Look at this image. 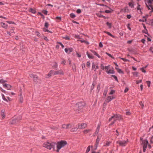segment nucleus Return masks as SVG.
I'll use <instances>...</instances> for the list:
<instances>
[{"label": "nucleus", "instance_id": "1", "mask_svg": "<svg viewBox=\"0 0 153 153\" xmlns=\"http://www.w3.org/2000/svg\"><path fill=\"white\" fill-rule=\"evenodd\" d=\"M84 102H79L77 103L74 107L75 111L76 113H79L82 111L83 108L84 106Z\"/></svg>", "mask_w": 153, "mask_h": 153}, {"label": "nucleus", "instance_id": "2", "mask_svg": "<svg viewBox=\"0 0 153 153\" xmlns=\"http://www.w3.org/2000/svg\"><path fill=\"white\" fill-rule=\"evenodd\" d=\"M56 144L55 143H51L47 142L44 143L43 144V146L47 149L50 150L52 149H53V150H55V146Z\"/></svg>", "mask_w": 153, "mask_h": 153}, {"label": "nucleus", "instance_id": "3", "mask_svg": "<svg viewBox=\"0 0 153 153\" xmlns=\"http://www.w3.org/2000/svg\"><path fill=\"white\" fill-rule=\"evenodd\" d=\"M67 144V142L66 141L62 140L57 142L56 146L61 149L65 146Z\"/></svg>", "mask_w": 153, "mask_h": 153}, {"label": "nucleus", "instance_id": "4", "mask_svg": "<svg viewBox=\"0 0 153 153\" xmlns=\"http://www.w3.org/2000/svg\"><path fill=\"white\" fill-rule=\"evenodd\" d=\"M147 4L146 3V6L149 9L153 8L152 4H153V0H147Z\"/></svg>", "mask_w": 153, "mask_h": 153}, {"label": "nucleus", "instance_id": "5", "mask_svg": "<svg viewBox=\"0 0 153 153\" xmlns=\"http://www.w3.org/2000/svg\"><path fill=\"white\" fill-rule=\"evenodd\" d=\"M127 142V141H117V143H118L120 146H126Z\"/></svg>", "mask_w": 153, "mask_h": 153}, {"label": "nucleus", "instance_id": "6", "mask_svg": "<svg viewBox=\"0 0 153 153\" xmlns=\"http://www.w3.org/2000/svg\"><path fill=\"white\" fill-rule=\"evenodd\" d=\"M72 125L71 124H63L62 125V128L67 129L71 128Z\"/></svg>", "mask_w": 153, "mask_h": 153}, {"label": "nucleus", "instance_id": "7", "mask_svg": "<svg viewBox=\"0 0 153 153\" xmlns=\"http://www.w3.org/2000/svg\"><path fill=\"white\" fill-rule=\"evenodd\" d=\"M18 122L17 120L15 118L11 120L9 122V124L10 125H15Z\"/></svg>", "mask_w": 153, "mask_h": 153}, {"label": "nucleus", "instance_id": "8", "mask_svg": "<svg viewBox=\"0 0 153 153\" xmlns=\"http://www.w3.org/2000/svg\"><path fill=\"white\" fill-rule=\"evenodd\" d=\"M114 98V97L112 96H108L106 100L105 101V102L104 103V104L105 103H107L109 102L110 101H111L112 99Z\"/></svg>", "mask_w": 153, "mask_h": 153}, {"label": "nucleus", "instance_id": "9", "mask_svg": "<svg viewBox=\"0 0 153 153\" xmlns=\"http://www.w3.org/2000/svg\"><path fill=\"white\" fill-rule=\"evenodd\" d=\"M57 74H61V75H63L64 72L63 71L61 70H59L57 71H54L53 75H57Z\"/></svg>", "mask_w": 153, "mask_h": 153}, {"label": "nucleus", "instance_id": "10", "mask_svg": "<svg viewBox=\"0 0 153 153\" xmlns=\"http://www.w3.org/2000/svg\"><path fill=\"white\" fill-rule=\"evenodd\" d=\"M87 126L86 124L82 123L81 125H79L78 128H79L83 129L85 128Z\"/></svg>", "mask_w": 153, "mask_h": 153}, {"label": "nucleus", "instance_id": "11", "mask_svg": "<svg viewBox=\"0 0 153 153\" xmlns=\"http://www.w3.org/2000/svg\"><path fill=\"white\" fill-rule=\"evenodd\" d=\"M114 118H120V115L117 114L114 115L112 116L110 118H109V121H111L112 120V119Z\"/></svg>", "mask_w": 153, "mask_h": 153}, {"label": "nucleus", "instance_id": "12", "mask_svg": "<svg viewBox=\"0 0 153 153\" xmlns=\"http://www.w3.org/2000/svg\"><path fill=\"white\" fill-rule=\"evenodd\" d=\"M3 86L4 87L7 88L8 90H10L12 87L10 85L6 84H3Z\"/></svg>", "mask_w": 153, "mask_h": 153}, {"label": "nucleus", "instance_id": "13", "mask_svg": "<svg viewBox=\"0 0 153 153\" xmlns=\"http://www.w3.org/2000/svg\"><path fill=\"white\" fill-rule=\"evenodd\" d=\"M59 126L56 125V126H52L50 127V128L53 130H57L58 129Z\"/></svg>", "mask_w": 153, "mask_h": 153}, {"label": "nucleus", "instance_id": "14", "mask_svg": "<svg viewBox=\"0 0 153 153\" xmlns=\"http://www.w3.org/2000/svg\"><path fill=\"white\" fill-rule=\"evenodd\" d=\"M100 124H99L98 125L97 127V128L96 130L95 131V134H97L99 131L100 130Z\"/></svg>", "mask_w": 153, "mask_h": 153}, {"label": "nucleus", "instance_id": "15", "mask_svg": "<svg viewBox=\"0 0 153 153\" xmlns=\"http://www.w3.org/2000/svg\"><path fill=\"white\" fill-rule=\"evenodd\" d=\"M54 71L53 70H51L49 73L48 74V77H49L51 76L52 75H53Z\"/></svg>", "mask_w": 153, "mask_h": 153}, {"label": "nucleus", "instance_id": "16", "mask_svg": "<svg viewBox=\"0 0 153 153\" xmlns=\"http://www.w3.org/2000/svg\"><path fill=\"white\" fill-rule=\"evenodd\" d=\"M1 25L2 27L4 28L5 29H6L7 27V25L5 24L3 22H1Z\"/></svg>", "mask_w": 153, "mask_h": 153}, {"label": "nucleus", "instance_id": "17", "mask_svg": "<svg viewBox=\"0 0 153 153\" xmlns=\"http://www.w3.org/2000/svg\"><path fill=\"white\" fill-rule=\"evenodd\" d=\"M117 70V71L120 74H124L123 71H122L121 69L118 68H115Z\"/></svg>", "mask_w": 153, "mask_h": 153}, {"label": "nucleus", "instance_id": "18", "mask_svg": "<svg viewBox=\"0 0 153 153\" xmlns=\"http://www.w3.org/2000/svg\"><path fill=\"white\" fill-rule=\"evenodd\" d=\"M4 112L5 110H2L1 111V115L3 119L5 117L4 115Z\"/></svg>", "mask_w": 153, "mask_h": 153}, {"label": "nucleus", "instance_id": "19", "mask_svg": "<svg viewBox=\"0 0 153 153\" xmlns=\"http://www.w3.org/2000/svg\"><path fill=\"white\" fill-rule=\"evenodd\" d=\"M90 51L92 53H93L94 54V55L97 56L99 58H100V56L95 51H94L92 50H90Z\"/></svg>", "mask_w": 153, "mask_h": 153}, {"label": "nucleus", "instance_id": "20", "mask_svg": "<svg viewBox=\"0 0 153 153\" xmlns=\"http://www.w3.org/2000/svg\"><path fill=\"white\" fill-rule=\"evenodd\" d=\"M107 73L108 74H114V71L113 70H109L108 71H106Z\"/></svg>", "mask_w": 153, "mask_h": 153}, {"label": "nucleus", "instance_id": "21", "mask_svg": "<svg viewBox=\"0 0 153 153\" xmlns=\"http://www.w3.org/2000/svg\"><path fill=\"white\" fill-rule=\"evenodd\" d=\"M87 54L88 56V57L89 58L91 59H93L94 58V56H93L92 55H90L89 54L88 52H87Z\"/></svg>", "mask_w": 153, "mask_h": 153}, {"label": "nucleus", "instance_id": "22", "mask_svg": "<svg viewBox=\"0 0 153 153\" xmlns=\"http://www.w3.org/2000/svg\"><path fill=\"white\" fill-rule=\"evenodd\" d=\"M142 143L143 145H148V141L147 140H143L142 141Z\"/></svg>", "mask_w": 153, "mask_h": 153}, {"label": "nucleus", "instance_id": "23", "mask_svg": "<svg viewBox=\"0 0 153 153\" xmlns=\"http://www.w3.org/2000/svg\"><path fill=\"white\" fill-rule=\"evenodd\" d=\"M29 12H31L33 13H35L36 12V10L35 9H33L32 8H30L29 10Z\"/></svg>", "mask_w": 153, "mask_h": 153}, {"label": "nucleus", "instance_id": "24", "mask_svg": "<svg viewBox=\"0 0 153 153\" xmlns=\"http://www.w3.org/2000/svg\"><path fill=\"white\" fill-rule=\"evenodd\" d=\"M20 97L19 98V101L21 103H22L23 102V98L22 96V94L21 93L20 95Z\"/></svg>", "mask_w": 153, "mask_h": 153}, {"label": "nucleus", "instance_id": "25", "mask_svg": "<svg viewBox=\"0 0 153 153\" xmlns=\"http://www.w3.org/2000/svg\"><path fill=\"white\" fill-rule=\"evenodd\" d=\"M104 33H106L107 34H108V35L113 37V38L114 37V36L112 34H111L110 32H107L106 31H104Z\"/></svg>", "mask_w": 153, "mask_h": 153}, {"label": "nucleus", "instance_id": "26", "mask_svg": "<svg viewBox=\"0 0 153 153\" xmlns=\"http://www.w3.org/2000/svg\"><path fill=\"white\" fill-rule=\"evenodd\" d=\"M16 119L19 122V121L22 120V116L21 115L19 116L18 117H17L16 118Z\"/></svg>", "mask_w": 153, "mask_h": 153}, {"label": "nucleus", "instance_id": "27", "mask_svg": "<svg viewBox=\"0 0 153 153\" xmlns=\"http://www.w3.org/2000/svg\"><path fill=\"white\" fill-rule=\"evenodd\" d=\"M91 131V129H86L83 131V133L85 134H86Z\"/></svg>", "mask_w": 153, "mask_h": 153}, {"label": "nucleus", "instance_id": "28", "mask_svg": "<svg viewBox=\"0 0 153 153\" xmlns=\"http://www.w3.org/2000/svg\"><path fill=\"white\" fill-rule=\"evenodd\" d=\"M34 81L35 82H37L38 77L36 75L34 76V78H33Z\"/></svg>", "mask_w": 153, "mask_h": 153}, {"label": "nucleus", "instance_id": "29", "mask_svg": "<svg viewBox=\"0 0 153 153\" xmlns=\"http://www.w3.org/2000/svg\"><path fill=\"white\" fill-rule=\"evenodd\" d=\"M74 66H72V68L74 71H76V66L74 63L73 64Z\"/></svg>", "mask_w": 153, "mask_h": 153}, {"label": "nucleus", "instance_id": "30", "mask_svg": "<svg viewBox=\"0 0 153 153\" xmlns=\"http://www.w3.org/2000/svg\"><path fill=\"white\" fill-rule=\"evenodd\" d=\"M140 5L139 4H138V6H137V10H140V13L142 14V13L141 11V8L140 7Z\"/></svg>", "mask_w": 153, "mask_h": 153}, {"label": "nucleus", "instance_id": "31", "mask_svg": "<svg viewBox=\"0 0 153 153\" xmlns=\"http://www.w3.org/2000/svg\"><path fill=\"white\" fill-rule=\"evenodd\" d=\"M100 140V138H99V135L97 137V138L96 140V143H97V144H98L99 143V141Z\"/></svg>", "mask_w": 153, "mask_h": 153}, {"label": "nucleus", "instance_id": "32", "mask_svg": "<svg viewBox=\"0 0 153 153\" xmlns=\"http://www.w3.org/2000/svg\"><path fill=\"white\" fill-rule=\"evenodd\" d=\"M90 147L91 146H89L87 147V150L85 153H88V152H89L90 150Z\"/></svg>", "mask_w": 153, "mask_h": 153}, {"label": "nucleus", "instance_id": "33", "mask_svg": "<svg viewBox=\"0 0 153 153\" xmlns=\"http://www.w3.org/2000/svg\"><path fill=\"white\" fill-rule=\"evenodd\" d=\"M77 128L76 127H75L74 128H72L71 131L72 132H74L76 131H77Z\"/></svg>", "mask_w": 153, "mask_h": 153}, {"label": "nucleus", "instance_id": "34", "mask_svg": "<svg viewBox=\"0 0 153 153\" xmlns=\"http://www.w3.org/2000/svg\"><path fill=\"white\" fill-rule=\"evenodd\" d=\"M70 17L72 18H74L76 17V15L73 13H71L70 14Z\"/></svg>", "mask_w": 153, "mask_h": 153}, {"label": "nucleus", "instance_id": "35", "mask_svg": "<svg viewBox=\"0 0 153 153\" xmlns=\"http://www.w3.org/2000/svg\"><path fill=\"white\" fill-rule=\"evenodd\" d=\"M63 39H65L66 40H70V37L68 36H66L65 37H63Z\"/></svg>", "mask_w": 153, "mask_h": 153}, {"label": "nucleus", "instance_id": "36", "mask_svg": "<svg viewBox=\"0 0 153 153\" xmlns=\"http://www.w3.org/2000/svg\"><path fill=\"white\" fill-rule=\"evenodd\" d=\"M128 5L130 7H131V8H134V4L131 2H129L128 3Z\"/></svg>", "mask_w": 153, "mask_h": 153}, {"label": "nucleus", "instance_id": "37", "mask_svg": "<svg viewBox=\"0 0 153 153\" xmlns=\"http://www.w3.org/2000/svg\"><path fill=\"white\" fill-rule=\"evenodd\" d=\"M113 119H114V121L115 122L117 120H121V116L120 115V118H114Z\"/></svg>", "mask_w": 153, "mask_h": 153}, {"label": "nucleus", "instance_id": "38", "mask_svg": "<svg viewBox=\"0 0 153 153\" xmlns=\"http://www.w3.org/2000/svg\"><path fill=\"white\" fill-rule=\"evenodd\" d=\"M149 132H151L152 133H153V126H152L151 128H150L149 130Z\"/></svg>", "mask_w": 153, "mask_h": 153}, {"label": "nucleus", "instance_id": "39", "mask_svg": "<svg viewBox=\"0 0 153 153\" xmlns=\"http://www.w3.org/2000/svg\"><path fill=\"white\" fill-rule=\"evenodd\" d=\"M38 14L39 15H40L41 16H42V18L44 19V18H45V16H44V15L42 14V13H40V12H38Z\"/></svg>", "mask_w": 153, "mask_h": 153}, {"label": "nucleus", "instance_id": "40", "mask_svg": "<svg viewBox=\"0 0 153 153\" xmlns=\"http://www.w3.org/2000/svg\"><path fill=\"white\" fill-rule=\"evenodd\" d=\"M2 97L3 99L6 102H7L8 101L7 100V99H6V98H5L4 95L2 94Z\"/></svg>", "mask_w": 153, "mask_h": 153}, {"label": "nucleus", "instance_id": "41", "mask_svg": "<svg viewBox=\"0 0 153 153\" xmlns=\"http://www.w3.org/2000/svg\"><path fill=\"white\" fill-rule=\"evenodd\" d=\"M7 81L6 80H4L3 79H0V83H3L5 82H7Z\"/></svg>", "mask_w": 153, "mask_h": 153}, {"label": "nucleus", "instance_id": "42", "mask_svg": "<svg viewBox=\"0 0 153 153\" xmlns=\"http://www.w3.org/2000/svg\"><path fill=\"white\" fill-rule=\"evenodd\" d=\"M107 25L108 26L109 28H111V23H109L108 22L106 23Z\"/></svg>", "mask_w": 153, "mask_h": 153}, {"label": "nucleus", "instance_id": "43", "mask_svg": "<svg viewBox=\"0 0 153 153\" xmlns=\"http://www.w3.org/2000/svg\"><path fill=\"white\" fill-rule=\"evenodd\" d=\"M68 53H70L71 52H72L73 51V48H68Z\"/></svg>", "mask_w": 153, "mask_h": 153}, {"label": "nucleus", "instance_id": "44", "mask_svg": "<svg viewBox=\"0 0 153 153\" xmlns=\"http://www.w3.org/2000/svg\"><path fill=\"white\" fill-rule=\"evenodd\" d=\"M111 76L113 77L117 81H118L117 77L116 76L114 75H111Z\"/></svg>", "mask_w": 153, "mask_h": 153}, {"label": "nucleus", "instance_id": "45", "mask_svg": "<svg viewBox=\"0 0 153 153\" xmlns=\"http://www.w3.org/2000/svg\"><path fill=\"white\" fill-rule=\"evenodd\" d=\"M120 59H122L125 62L129 61V60L127 59H126L125 58H121V57H120Z\"/></svg>", "mask_w": 153, "mask_h": 153}, {"label": "nucleus", "instance_id": "46", "mask_svg": "<svg viewBox=\"0 0 153 153\" xmlns=\"http://www.w3.org/2000/svg\"><path fill=\"white\" fill-rule=\"evenodd\" d=\"M110 143V142L107 141L106 142V143L104 145V146H108L109 145Z\"/></svg>", "mask_w": 153, "mask_h": 153}, {"label": "nucleus", "instance_id": "47", "mask_svg": "<svg viewBox=\"0 0 153 153\" xmlns=\"http://www.w3.org/2000/svg\"><path fill=\"white\" fill-rule=\"evenodd\" d=\"M144 68H142L140 69V70L142 71V72L145 73L146 72V71L144 70Z\"/></svg>", "mask_w": 153, "mask_h": 153}, {"label": "nucleus", "instance_id": "48", "mask_svg": "<svg viewBox=\"0 0 153 153\" xmlns=\"http://www.w3.org/2000/svg\"><path fill=\"white\" fill-rule=\"evenodd\" d=\"M100 84H98L97 86V89L98 91H99L100 90Z\"/></svg>", "mask_w": 153, "mask_h": 153}, {"label": "nucleus", "instance_id": "49", "mask_svg": "<svg viewBox=\"0 0 153 153\" xmlns=\"http://www.w3.org/2000/svg\"><path fill=\"white\" fill-rule=\"evenodd\" d=\"M105 53L108 56H109L111 57V58H113V59L114 58V57L112 56H111L110 54L109 53H108L106 52Z\"/></svg>", "mask_w": 153, "mask_h": 153}, {"label": "nucleus", "instance_id": "50", "mask_svg": "<svg viewBox=\"0 0 153 153\" xmlns=\"http://www.w3.org/2000/svg\"><path fill=\"white\" fill-rule=\"evenodd\" d=\"M140 105L142 106V108L143 109L144 107V104L142 103V101H141L140 102Z\"/></svg>", "mask_w": 153, "mask_h": 153}, {"label": "nucleus", "instance_id": "51", "mask_svg": "<svg viewBox=\"0 0 153 153\" xmlns=\"http://www.w3.org/2000/svg\"><path fill=\"white\" fill-rule=\"evenodd\" d=\"M146 83L148 85V87H149L150 86V82L149 81H146Z\"/></svg>", "mask_w": 153, "mask_h": 153}, {"label": "nucleus", "instance_id": "52", "mask_svg": "<svg viewBox=\"0 0 153 153\" xmlns=\"http://www.w3.org/2000/svg\"><path fill=\"white\" fill-rule=\"evenodd\" d=\"M114 92H115L114 90H112L109 93V94L110 95L112 94Z\"/></svg>", "mask_w": 153, "mask_h": 153}, {"label": "nucleus", "instance_id": "53", "mask_svg": "<svg viewBox=\"0 0 153 153\" xmlns=\"http://www.w3.org/2000/svg\"><path fill=\"white\" fill-rule=\"evenodd\" d=\"M146 31H145V30H143V31H142V32H143V33H146V34H148V35L149 36V35L148 34V33H148V31H147V30L146 29Z\"/></svg>", "mask_w": 153, "mask_h": 153}, {"label": "nucleus", "instance_id": "54", "mask_svg": "<svg viewBox=\"0 0 153 153\" xmlns=\"http://www.w3.org/2000/svg\"><path fill=\"white\" fill-rule=\"evenodd\" d=\"M49 26V24H48V23L47 22H46L45 23V26L47 28Z\"/></svg>", "mask_w": 153, "mask_h": 153}, {"label": "nucleus", "instance_id": "55", "mask_svg": "<svg viewBox=\"0 0 153 153\" xmlns=\"http://www.w3.org/2000/svg\"><path fill=\"white\" fill-rule=\"evenodd\" d=\"M81 12V10L80 9H78L76 10V13H80Z\"/></svg>", "mask_w": 153, "mask_h": 153}, {"label": "nucleus", "instance_id": "56", "mask_svg": "<svg viewBox=\"0 0 153 153\" xmlns=\"http://www.w3.org/2000/svg\"><path fill=\"white\" fill-rule=\"evenodd\" d=\"M65 63H66L65 60L64 59H63L62 61L61 62V64H62L63 65H65Z\"/></svg>", "mask_w": 153, "mask_h": 153}, {"label": "nucleus", "instance_id": "57", "mask_svg": "<svg viewBox=\"0 0 153 153\" xmlns=\"http://www.w3.org/2000/svg\"><path fill=\"white\" fill-rule=\"evenodd\" d=\"M133 74L134 76H137L138 74V73L137 72H133Z\"/></svg>", "mask_w": 153, "mask_h": 153}, {"label": "nucleus", "instance_id": "58", "mask_svg": "<svg viewBox=\"0 0 153 153\" xmlns=\"http://www.w3.org/2000/svg\"><path fill=\"white\" fill-rule=\"evenodd\" d=\"M42 13L45 15H47L48 13L47 11L46 10H43L42 11Z\"/></svg>", "mask_w": 153, "mask_h": 153}, {"label": "nucleus", "instance_id": "59", "mask_svg": "<svg viewBox=\"0 0 153 153\" xmlns=\"http://www.w3.org/2000/svg\"><path fill=\"white\" fill-rule=\"evenodd\" d=\"M146 21V19H140L139 20V21L140 22H144Z\"/></svg>", "mask_w": 153, "mask_h": 153}, {"label": "nucleus", "instance_id": "60", "mask_svg": "<svg viewBox=\"0 0 153 153\" xmlns=\"http://www.w3.org/2000/svg\"><path fill=\"white\" fill-rule=\"evenodd\" d=\"M57 43L59 44L61 46L62 48H64V46L61 42H57Z\"/></svg>", "mask_w": 153, "mask_h": 153}, {"label": "nucleus", "instance_id": "61", "mask_svg": "<svg viewBox=\"0 0 153 153\" xmlns=\"http://www.w3.org/2000/svg\"><path fill=\"white\" fill-rule=\"evenodd\" d=\"M75 37L77 39H81V38L80 37L79 35H75Z\"/></svg>", "mask_w": 153, "mask_h": 153}, {"label": "nucleus", "instance_id": "62", "mask_svg": "<svg viewBox=\"0 0 153 153\" xmlns=\"http://www.w3.org/2000/svg\"><path fill=\"white\" fill-rule=\"evenodd\" d=\"M86 65H87V67H88V68L90 66V62H88L87 63Z\"/></svg>", "mask_w": 153, "mask_h": 153}, {"label": "nucleus", "instance_id": "63", "mask_svg": "<svg viewBox=\"0 0 153 153\" xmlns=\"http://www.w3.org/2000/svg\"><path fill=\"white\" fill-rule=\"evenodd\" d=\"M107 90H105L104 91V93H103V95L104 96H106V94H107Z\"/></svg>", "mask_w": 153, "mask_h": 153}, {"label": "nucleus", "instance_id": "64", "mask_svg": "<svg viewBox=\"0 0 153 153\" xmlns=\"http://www.w3.org/2000/svg\"><path fill=\"white\" fill-rule=\"evenodd\" d=\"M82 68L83 70H85V64H82Z\"/></svg>", "mask_w": 153, "mask_h": 153}]
</instances>
